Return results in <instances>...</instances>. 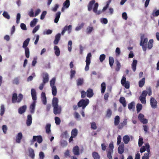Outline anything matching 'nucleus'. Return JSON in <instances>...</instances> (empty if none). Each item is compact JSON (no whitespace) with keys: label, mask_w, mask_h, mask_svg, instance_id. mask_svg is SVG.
Returning a JSON list of instances; mask_svg holds the SVG:
<instances>
[{"label":"nucleus","mask_w":159,"mask_h":159,"mask_svg":"<svg viewBox=\"0 0 159 159\" xmlns=\"http://www.w3.org/2000/svg\"><path fill=\"white\" fill-rule=\"evenodd\" d=\"M52 105L53 107V113L55 115L59 114L61 111V108L58 106V100H52Z\"/></svg>","instance_id":"obj_1"},{"label":"nucleus","mask_w":159,"mask_h":159,"mask_svg":"<svg viewBox=\"0 0 159 159\" xmlns=\"http://www.w3.org/2000/svg\"><path fill=\"white\" fill-rule=\"evenodd\" d=\"M144 35L143 34L141 36L140 45L142 47L143 50L145 52L147 50V45L148 39L147 38L143 39Z\"/></svg>","instance_id":"obj_2"},{"label":"nucleus","mask_w":159,"mask_h":159,"mask_svg":"<svg viewBox=\"0 0 159 159\" xmlns=\"http://www.w3.org/2000/svg\"><path fill=\"white\" fill-rule=\"evenodd\" d=\"M91 56L92 55L90 52L88 53L87 55L85 61L86 63V65L85 68V71H88L89 69V65L91 62Z\"/></svg>","instance_id":"obj_3"},{"label":"nucleus","mask_w":159,"mask_h":159,"mask_svg":"<svg viewBox=\"0 0 159 159\" xmlns=\"http://www.w3.org/2000/svg\"><path fill=\"white\" fill-rule=\"evenodd\" d=\"M89 102V100H80L78 103V106L79 107H82L84 109L88 104Z\"/></svg>","instance_id":"obj_4"},{"label":"nucleus","mask_w":159,"mask_h":159,"mask_svg":"<svg viewBox=\"0 0 159 159\" xmlns=\"http://www.w3.org/2000/svg\"><path fill=\"white\" fill-rule=\"evenodd\" d=\"M146 146L148 152L144 153V156L142 157V159H149V153L150 152V146L148 143H147L146 144Z\"/></svg>","instance_id":"obj_5"},{"label":"nucleus","mask_w":159,"mask_h":159,"mask_svg":"<svg viewBox=\"0 0 159 159\" xmlns=\"http://www.w3.org/2000/svg\"><path fill=\"white\" fill-rule=\"evenodd\" d=\"M144 116L142 113L139 114L138 116V118L139 121L143 124H147L148 122V120L145 118H144Z\"/></svg>","instance_id":"obj_6"},{"label":"nucleus","mask_w":159,"mask_h":159,"mask_svg":"<svg viewBox=\"0 0 159 159\" xmlns=\"http://www.w3.org/2000/svg\"><path fill=\"white\" fill-rule=\"evenodd\" d=\"M71 30L72 25H69L68 26L66 25L64 27L61 34L62 35H63L65 32L67 30L68 31V33L70 34L71 31Z\"/></svg>","instance_id":"obj_7"},{"label":"nucleus","mask_w":159,"mask_h":159,"mask_svg":"<svg viewBox=\"0 0 159 159\" xmlns=\"http://www.w3.org/2000/svg\"><path fill=\"white\" fill-rule=\"evenodd\" d=\"M98 7V2H96L94 5V6L93 8V11L95 13L96 15H99L101 14L102 12V10L101 11H97V9Z\"/></svg>","instance_id":"obj_8"},{"label":"nucleus","mask_w":159,"mask_h":159,"mask_svg":"<svg viewBox=\"0 0 159 159\" xmlns=\"http://www.w3.org/2000/svg\"><path fill=\"white\" fill-rule=\"evenodd\" d=\"M33 142L37 141L39 143H40L42 142L43 139L41 135L34 136L32 139Z\"/></svg>","instance_id":"obj_9"},{"label":"nucleus","mask_w":159,"mask_h":159,"mask_svg":"<svg viewBox=\"0 0 159 159\" xmlns=\"http://www.w3.org/2000/svg\"><path fill=\"white\" fill-rule=\"evenodd\" d=\"M43 83L45 84L48 82L49 81V75L48 73H44L43 74Z\"/></svg>","instance_id":"obj_10"},{"label":"nucleus","mask_w":159,"mask_h":159,"mask_svg":"<svg viewBox=\"0 0 159 159\" xmlns=\"http://www.w3.org/2000/svg\"><path fill=\"white\" fill-rule=\"evenodd\" d=\"M36 100H34L33 103L30 105V110L31 113L33 114L34 113L35 107L36 105Z\"/></svg>","instance_id":"obj_11"},{"label":"nucleus","mask_w":159,"mask_h":159,"mask_svg":"<svg viewBox=\"0 0 159 159\" xmlns=\"http://www.w3.org/2000/svg\"><path fill=\"white\" fill-rule=\"evenodd\" d=\"M94 95L93 90L90 88L88 89L86 91V96L87 97L90 98Z\"/></svg>","instance_id":"obj_12"},{"label":"nucleus","mask_w":159,"mask_h":159,"mask_svg":"<svg viewBox=\"0 0 159 159\" xmlns=\"http://www.w3.org/2000/svg\"><path fill=\"white\" fill-rule=\"evenodd\" d=\"M127 119H125L122 122L119 124L118 126V128L120 129H122L124 126L127 125Z\"/></svg>","instance_id":"obj_13"},{"label":"nucleus","mask_w":159,"mask_h":159,"mask_svg":"<svg viewBox=\"0 0 159 159\" xmlns=\"http://www.w3.org/2000/svg\"><path fill=\"white\" fill-rule=\"evenodd\" d=\"M74 154L75 155H79L80 153V148L78 146H75L73 149Z\"/></svg>","instance_id":"obj_14"},{"label":"nucleus","mask_w":159,"mask_h":159,"mask_svg":"<svg viewBox=\"0 0 159 159\" xmlns=\"http://www.w3.org/2000/svg\"><path fill=\"white\" fill-rule=\"evenodd\" d=\"M61 36V34L60 33L57 34L55 36V39L53 41V43L55 45L57 44L60 39Z\"/></svg>","instance_id":"obj_15"},{"label":"nucleus","mask_w":159,"mask_h":159,"mask_svg":"<svg viewBox=\"0 0 159 159\" xmlns=\"http://www.w3.org/2000/svg\"><path fill=\"white\" fill-rule=\"evenodd\" d=\"M22 137V134L21 132L18 133L16 137V142L18 143H20Z\"/></svg>","instance_id":"obj_16"},{"label":"nucleus","mask_w":159,"mask_h":159,"mask_svg":"<svg viewBox=\"0 0 159 159\" xmlns=\"http://www.w3.org/2000/svg\"><path fill=\"white\" fill-rule=\"evenodd\" d=\"M27 107L26 105H24L20 107L18 109V112L20 114H22L25 112L26 109Z\"/></svg>","instance_id":"obj_17"},{"label":"nucleus","mask_w":159,"mask_h":159,"mask_svg":"<svg viewBox=\"0 0 159 159\" xmlns=\"http://www.w3.org/2000/svg\"><path fill=\"white\" fill-rule=\"evenodd\" d=\"M32 118L31 115H29L27 116V118L26 120V123L27 126H30L32 122Z\"/></svg>","instance_id":"obj_18"},{"label":"nucleus","mask_w":159,"mask_h":159,"mask_svg":"<svg viewBox=\"0 0 159 159\" xmlns=\"http://www.w3.org/2000/svg\"><path fill=\"white\" fill-rule=\"evenodd\" d=\"M124 146L123 144L120 145L118 148V152L120 154H122L124 152Z\"/></svg>","instance_id":"obj_19"},{"label":"nucleus","mask_w":159,"mask_h":159,"mask_svg":"<svg viewBox=\"0 0 159 159\" xmlns=\"http://www.w3.org/2000/svg\"><path fill=\"white\" fill-rule=\"evenodd\" d=\"M95 1L92 0L89 2L88 5V11H90L92 9L93 6L94 4H95Z\"/></svg>","instance_id":"obj_20"},{"label":"nucleus","mask_w":159,"mask_h":159,"mask_svg":"<svg viewBox=\"0 0 159 159\" xmlns=\"http://www.w3.org/2000/svg\"><path fill=\"white\" fill-rule=\"evenodd\" d=\"M151 106L153 108H156L157 107V102L156 100H150Z\"/></svg>","instance_id":"obj_21"},{"label":"nucleus","mask_w":159,"mask_h":159,"mask_svg":"<svg viewBox=\"0 0 159 159\" xmlns=\"http://www.w3.org/2000/svg\"><path fill=\"white\" fill-rule=\"evenodd\" d=\"M148 94V91L144 90L139 97V99H146V97Z\"/></svg>","instance_id":"obj_22"},{"label":"nucleus","mask_w":159,"mask_h":159,"mask_svg":"<svg viewBox=\"0 0 159 159\" xmlns=\"http://www.w3.org/2000/svg\"><path fill=\"white\" fill-rule=\"evenodd\" d=\"M137 61L134 60L131 64V67L134 72H135L136 70Z\"/></svg>","instance_id":"obj_23"},{"label":"nucleus","mask_w":159,"mask_h":159,"mask_svg":"<svg viewBox=\"0 0 159 159\" xmlns=\"http://www.w3.org/2000/svg\"><path fill=\"white\" fill-rule=\"evenodd\" d=\"M120 118L119 116H116L114 118V124L115 126L118 125L120 122Z\"/></svg>","instance_id":"obj_24"},{"label":"nucleus","mask_w":159,"mask_h":159,"mask_svg":"<svg viewBox=\"0 0 159 159\" xmlns=\"http://www.w3.org/2000/svg\"><path fill=\"white\" fill-rule=\"evenodd\" d=\"M54 49L55 50V54L57 56H59L60 54V50L58 47L57 46H55L54 47Z\"/></svg>","instance_id":"obj_25"},{"label":"nucleus","mask_w":159,"mask_h":159,"mask_svg":"<svg viewBox=\"0 0 159 159\" xmlns=\"http://www.w3.org/2000/svg\"><path fill=\"white\" fill-rule=\"evenodd\" d=\"M61 13L60 11H58L56 14L55 17L54 19V22L57 23L58 22L60 18Z\"/></svg>","instance_id":"obj_26"},{"label":"nucleus","mask_w":159,"mask_h":159,"mask_svg":"<svg viewBox=\"0 0 159 159\" xmlns=\"http://www.w3.org/2000/svg\"><path fill=\"white\" fill-rule=\"evenodd\" d=\"M84 82V79L83 78H79L76 80L77 86H81L83 84Z\"/></svg>","instance_id":"obj_27"},{"label":"nucleus","mask_w":159,"mask_h":159,"mask_svg":"<svg viewBox=\"0 0 159 159\" xmlns=\"http://www.w3.org/2000/svg\"><path fill=\"white\" fill-rule=\"evenodd\" d=\"M51 125L49 123L47 124L45 126L46 132L48 134H49L51 132Z\"/></svg>","instance_id":"obj_28"},{"label":"nucleus","mask_w":159,"mask_h":159,"mask_svg":"<svg viewBox=\"0 0 159 159\" xmlns=\"http://www.w3.org/2000/svg\"><path fill=\"white\" fill-rule=\"evenodd\" d=\"M31 94L32 99H36V94L35 90L34 89H32L31 90Z\"/></svg>","instance_id":"obj_29"},{"label":"nucleus","mask_w":159,"mask_h":159,"mask_svg":"<svg viewBox=\"0 0 159 159\" xmlns=\"http://www.w3.org/2000/svg\"><path fill=\"white\" fill-rule=\"evenodd\" d=\"M30 40V38H27L24 42L22 46V47L23 48H27V47L29 44Z\"/></svg>","instance_id":"obj_30"},{"label":"nucleus","mask_w":159,"mask_h":159,"mask_svg":"<svg viewBox=\"0 0 159 159\" xmlns=\"http://www.w3.org/2000/svg\"><path fill=\"white\" fill-rule=\"evenodd\" d=\"M145 79L144 77L139 82V85L140 88L142 87L145 84Z\"/></svg>","instance_id":"obj_31"},{"label":"nucleus","mask_w":159,"mask_h":159,"mask_svg":"<svg viewBox=\"0 0 159 159\" xmlns=\"http://www.w3.org/2000/svg\"><path fill=\"white\" fill-rule=\"evenodd\" d=\"M123 140L124 143L127 144L130 140V138L128 135H125L123 137Z\"/></svg>","instance_id":"obj_32"},{"label":"nucleus","mask_w":159,"mask_h":159,"mask_svg":"<svg viewBox=\"0 0 159 159\" xmlns=\"http://www.w3.org/2000/svg\"><path fill=\"white\" fill-rule=\"evenodd\" d=\"M92 157L94 159H100V157L98 153L96 152H93Z\"/></svg>","instance_id":"obj_33"},{"label":"nucleus","mask_w":159,"mask_h":159,"mask_svg":"<svg viewBox=\"0 0 159 159\" xmlns=\"http://www.w3.org/2000/svg\"><path fill=\"white\" fill-rule=\"evenodd\" d=\"M101 92L102 93H104L106 88V84L105 82H103L101 85Z\"/></svg>","instance_id":"obj_34"},{"label":"nucleus","mask_w":159,"mask_h":159,"mask_svg":"<svg viewBox=\"0 0 159 159\" xmlns=\"http://www.w3.org/2000/svg\"><path fill=\"white\" fill-rule=\"evenodd\" d=\"M109 62L110 67L111 68H112L114 63V59L112 57H109Z\"/></svg>","instance_id":"obj_35"},{"label":"nucleus","mask_w":159,"mask_h":159,"mask_svg":"<svg viewBox=\"0 0 159 159\" xmlns=\"http://www.w3.org/2000/svg\"><path fill=\"white\" fill-rule=\"evenodd\" d=\"M29 156L32 159H33L35 156L34 150L32 148H30L29 150Z\"/></svg>","instance_id":"obj_36"},{"label":"nucleus","mask_w":159,"mask_h":159,"mask_svg":"<svg viewBox=\"0 0 159 159\" xmlns=\"http://www.w3.org/2000/svg\"><path fill=\"white\" fill-rule=\"evenodd\" d=\"M78 132L77 130L75 128L72 129L71 132V135L73 137H76L78 134Z\"/></svg>","instance_id":"obj_37"},{"label":"nucleus","mask_w":159,"mask_h":159,"mask_svg":"<svg viewBox=\"0 0 159 159\" xmlns=\"http://www.w3.org/2000/svg\"><path fill=\"white\" fill-rule=\"evenodd\" d=\"M38 22V19L36 18H34L31 21L30 23V26L32 27H34L36 24Z\"/></svg>","instance_id":"obj_38"},{"label":"nucleus","mask_w":159,"mask_h":159,"mask_svg":"<svg viewBox=\"0 0 159 159\" xmlns=\"http://www.w3.org/2000/svg\"><path fill=\"white\" fill-rule=\"evenodd\" d=\"M70 5V2L69 0H66L63 3V6L66 8H68Z\"/></svg>","instance_id":"obj_39"},{"label":"nucleus","mask_w":159,"mask_h":159,"mask_svg":"<svg viewBox=\"0 0 159 159\" xmlns=\"http://www.w3.org/2000/svg\"><path fill=\"white\" fill-rule=\"evenodd\" d=\"M153 40L152 39H150L148 43V48L149 49H151L152 47Z\"/></svg>","instance_id":"obj_40"},{"label":"nucleus","mask_w":159,"mask_h":159,"mask_svg":"<svg viewBox=\"0 0 159 159\" xmlns=\"http://www.w3.org/2000/svg\"><path fill=\"white\" fill-rule=\"evenodd\" d=\"M121 67L120 63L118 61H116V66L115 68V70L116 71H118L120 70Z\"/></svg>","instance_id":"obj_41"},{"label":"nucleus","mask_w":159,"mask_h":159,"mask_svg":"<svg viewBox=\"0 0 159 159\" xmlns=\"http://www.w3.org/2000/svg\"><path fill=\"white\" fill-rule=\"evenodd\" d=\"M52 88V93L53 96H55L57 93V89L56 86L51 87Z\"/></svg>","instance_id":"obj_42"},{"label":"nucleus","mask_w":159,"mask_h":159,"mask_svg":"<svg viewBox=\"0 0 159 159\" xmlns=\"http://www.w3.org/2000/svg\"><path fill=\"white\" fill-rule=\"evenodd\" d=\"M25 50V54L26 57L28 58L30 57V50L28 48H24Z\"/></svg>","instance_id":"obj_43"},{"label":"nucleus","mask_w":159,"mask_h":159,"mask_svg":"<svg viewBox=\"0 0 159 159\" xmlns=\"http://www.w3.org/2000/svg\"><path fill=\"white\" fill-rule=\"evenodd\" d=\"M113 151L107 150V157L109 159H112V157L111 154L113 153Z\"/></svg>","instance_id":"obj_44"},{"label":"nucleus","mask_w":159,"mask_h":159,"mask_svg":"<svg viewBox=\"0 0 159 159\" xmlns=\"http://www.w3.org/2000/svg\"><path fill=\"white\" fill-rule=\"evenodd\" d=\"M56 79L55 78H53L50 81V85L51 87L55 86V83Z\"/></svg>","instance_id":"obj_45"},{"label":"nucleus","mask_w":159,"mask_h":159,"mask_svg":"<svg viewBox=\"0 0 159 159\" xmlns=\"http://www.w3.org/2000/svg\"><path fill=\"white\" fill-rule=\"evenodd\" d=\"M2 15L4 17L7 19H10V16L7 11H4L2 14Z\"/></svg>","instance_id":"obj_46"},{"label":"nucleus","mask_w":159,"mask_h":159,"mask_svg":"<svg viewBox=\"0 0 159 159\" xmlns=\"http://www.w3.org/2000/svg\"><path fill=\"white\" fill-rule=\"evenodd\" d=\"M152 15L153 17H157L159 15V10H157L156 11L154 10L152 14Z\"/></svg>","instance_id":"obj_47"},{"label":"nucleus","mask_w":159,"mask_h":159,"mask_svg":"<svg viewBox=\"0 0 159 159\" xmlns=\"http://www.w3.org/2000/svg\"><path fill=\"white\" fill-rule=\"evenodd\" d=\"M5 112V108L4 106L3 105L1 106L0 113V114L1 116H2Z\"/></svg>","instance_id":"obj_48"},{"label":"nucleus","mask_w":159,"mask_h":159,"mask_svg":"<svg viewBox=\"0 0 159 159\" xmlns=\"http://www.w3.org/2000/svg\"><path fill=\"white\" fill-rule=\"evenodd\" d=\"M93 30V28L92 27L88 26L86 29V33L87 34H89L91 33Z\"/></svg>","instance_id":"obj_49"},{"label":"nucleus","mask_w":159,"mask_h":159,"mask_svg":"<svg viewBox=\"0 0 159 159\" xmlns=\"http://www.w3.org/2000/svg\"><path fill=\"white\" fill-rule=\"evenodd\" d=\"M135 103L134 102H132L130 103H129L128 105V108L130 110L133 108H134L135 107Z\"/></svg>","instance_id":"obj_50"},{"label":"nucleus","mask_w":159,"mask_h":159,"mask_svg":"<svg viewBox=\"0 0 159 159\" xmlns=\"http://www.w3.org/2000/svg\"><path fill=\"white\" fill-rule=\"evenodd\" d=\"M72 44V43L71 41L70 40L69 41L68 44V49L69 52H70L71 51Z\"/></svg>","instance_id":"obj_51"},{"label":"nucleus","mask_w":159,"mask_h":159,"mask_svg":"<svg viewBox=\"0 0 159 159\" xmlns=\"http://www.w3.org/2000/svg\"><path fill=\"white\" fill-rule=\"evenodd\" d=\"M137 111L138 112H139L142 109V106L141 104H138L136 106Z\"/></svg>","instance_id":"obj_52"},{"label":"nucleus","mask_w":159,"mask_h":159,"mask_svg":"<svg viewBox=\"0 0 159 159\" xmlns=\"http://www.w3.org/2000/svg\"><path fill=\"white\" fill-rule=\"evenodd\" d=\"M111 115L112 111L110 109H108L107 111L106 116L109 118L111 117Z\"/></svg>","instance_id":"obj_53"},{"label":"nucleus","mask_w":159,"mask_h":159,"mask_svg":"<svg viewBox=\"0 0 159 159\" xmlns=\"http://www.w3.org/2000/svg\"><path fill=\"white\" fill-rule=\"evenodd\" d=\"M55 120L57 125H59L60 124L61 120L59 117H56L55 118Z\"/></svg>","instance_id":"obj_54"},{"label":"nucleus","mask_w":159,"mask_h":159,"mask_svg":"<svg viewBox=\"0 0 159 159\" xmlns=\"http://www.w3.org/2000/svg\"><path fill=\"white\" fill-rule=\"evenodd\" d=\"M114 145L113 142L110 143L109 146V149L108 150L113 152Z\"/></svg>","instance_id":"obj_55"},{"label":"nucleus","mask_w":159,"mask_h":159,"mask_svg":"<svg viewBox=\"0 0 159 159\" xmlns=\"http://www.w3.org/2000/svg\"><path fill=\"white\" fill-rule=\"evenodd\" d=\"M61 136L63 138H67L69 137V135L67 131H66L63 132L61 134Z\"/></svg>","instance_id":"obj_56"},{"label":"nucleus","mask_w":159,"mask_h":159,"mask_svg":"<svg viewBox=\"0 0 159 159\" xmlns=\"http://www.w3.org/2000/svg\"><path fill=\"white\" fill-rule=\"evenodd\" d=\"M106 56L104 54H102L100 55L99 57L100 61L101 62H102L105 59Z\"/></svg>","instance_id":"obj_57"},{"label":"nucleus","mask_w":159,"mask_h":159,"mask_svg":"<svg viewBox=\"0 0 159 159\" xmlns=\"http://www.w3.org/2000/svg\"><path fill=\"white\" fill-rule=\"evenodd\" d=\"M122 85L126 89H128L129 88V83L128 81L125 82Z\"/></svg>","instance_id":"obj_58"},{"label":"nucleus","mask_w":159,"mask_h":159,"mask_svg":"<svg viewBox=\"0 0 159 159\" xmlns=\"http://www.w3.org/2000/svg\"><path fill=\"white\" fill-rule=\"evenodd\" d=\"M19 79L18 77L15 78L12 81L13 84H18L19 83Z\"/></svg>","instance_id":"obj_59"},{"label":"nucleus","mask_w":159,"mask_h":159,"mask_svg":"<svg viewBox=\"0 0 159 159\" xmlns=\"http://www.w3.org/2000/svg\"><path fill=\"white\" fill-rule=\"evenodd\" d=\"M84 24L83 23H82L79 26L76 27L75 28V30L76 31H79L84 26Z\"/></svg>","instance_id":"obj_60"},{"label":"nucleus","mask_w":159,"mask_h":159,"mask_svg":"<svg viewBox=\"0 0 159 159\" xmlns=\"http://www.w3.org/2000/svg\"><path fill=\"white\" fill-rule=\"evenodd\" d=\"M91 124V128L93 129H96L97 128L95 122H92Z\"/></svg>","instance_id":"obj_61"},{"label":"nucleus","mask_w":159,"mask_h":159,"mask_svg":"<svg viewBox=\"0 0 159 159\" xmlns=\"http://www.w3.org/2000/svg\"><path fill=\"white\" fill-rule=\"evenodd\" d=\"M76 73V72L75 70H71L70 71V77L71 79H72L75 76Z\"/></svg>","instance_id":"obj_62"},{"label":"nucleus","mask_w":159,"mask_h":159,"mask_svg":"<svg viewBox=\"0 0 159 159\" xmlns=\"http://www.w3.org/2000/svg\"><path fill=\"white\" fill-rule=\"evenodd\" d=\"M39 28H40V26L39 25H38L37 26H35V28L33 29V31H32V33L33 34H34L35 33H36V32L37 31L39 30Z\"/></svg>","instance_id":"obj_63"},{"label":"nucleus","mask_w":159,"mask_h":159,"mask_svg":"<svg viewBox=\"0 0 159 159\" xmlns=\"http://www.w3.org/2000/svg\"><path fill=\"white\" fill-rule=\"evenodd\" d=\"M101 22L102 24H106L108 23V20L106 18H102L101 19Z\"/></svg>","instance_id":"obj_64"}]
</instances>
